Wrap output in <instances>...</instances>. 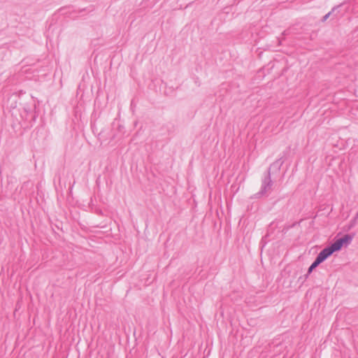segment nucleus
I'll use <instances>...</instances> for the list:
<instances>
[{"instance_id":"nucleus-1","label":"nucleus","mask_w":358,"mask_h":358,"mask_svg":"<svg viewBox=\"0 0 358 358\" xmlns=\"http://www.w3.org/2000/svg\"><path fill=\"white\" fill-rule=\"evenodd\" d=\"M351 241V237L346 235L342 238L336 241L331 246L322 250L320 253L327 259L332 253L341 249L344 244H348Z\"/></svg>"},{"instance_id":"nucleus-2","label":"nucleus","mask_w":358,"mask_h":358,"mask_svg":"<svg viewBox=\"0 0 358 358\" xmlns=\"http://www.w3.org/2000/svg\"><path fill=\"white\" fill-rule=\"evenodd\" d=\"M325 259H326L324 258V257L320 252L315 262L310 266L308 272L310 273L316 266H317L320 263H322Z\"/></svg>"}]
</instances>
